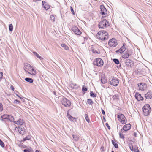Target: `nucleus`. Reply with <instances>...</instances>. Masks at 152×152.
I'll use <instances>...</instances> for the list:
<instances>
[{"label": "nucleus", "mask_w": 152, "mask_h": 152, "mask_svg": "<svg viewBox=\"0 0 152 152\" xmlns=\"http://www.w3.org/2000/svg\"><path fill=\"white\" fill-rule=\"evenodd\" d=\"M134 151L135 152H139V150L138 149V147L137 146H135L134 148Z\"/></svg>", "instance_id": "40"}, {"label": "nucleus", "mask_w": 152, "mask_h": 152, "mask_svg": "<svg viewBox=\"0 0 152 152\" xmlns=\"http://www.w3.org/2000/svg\"><path fill=\"white\" fill-rule=\"evenodd\" d=\"M46 3V2L44 1H42V6H43Z\"/></svg>", "instance_id": "49"}, {"label": "nucleus", "mask_w": 152, "mask_h": 152, "mask_svg": "<svg viewBox=\"0 0 152 152\" xmlns=\"http://www.w3.org/2000/svg\"><path fill=\"white\" fill-rule=\"evenodd\" d=\"M132 54V51L131 50H127L122 55V57L124 58H128Z\"/></svg>", "instance_id": "10"}, {"label": "nucleus", "mask_w": 152, "mask_h": 152, "mask_svg": "<svg viewBox=\"0 0 152 152\" xmlns=\"http://www.w3.org/2000/svg\"><path fill=\"white\" fill-rule=\"evenodd\" d=\"M143 113L145 116H147L151 111V108L149 104L145 105L142 107Z\"/></svg>", "instance_id": "4"}, {"label": "nucleus", "mask_w": 152, "mask_h": 152, "mask_svg": "<svg viewBox=\"0 0 152 152\" xmlns=\"http://www.w3.org/2000/svg\"><path fill=\"white\" fill-rule=\"evenodd\" d=\"M105 125L107 126V127L109 129H110V126H109L108 124V123H106L105 124Z\"/></svg>", "instance_id": "47"}, {"label": "nucleus", "mask_w": 152, "mask_h": 152, "mask_svg": "<svg viewBox=\"0 0 152 152\" xmlns=\"http://www.w3.org/2000/svg\"><path fill=\"white\" fill-rule=\"evenodd\" d=\"M119 80L115 77H113L112 79L110 81V83L114 86H117L119 83Z\"/></svg>", "instance_id": "8"}, {"label": "nucleus", "mask_w": 152, "mask_h": 152, "mask_svg": "<svg viewBox=\"0 0 152 152\" xmlns=\"http://www.w3.org/2000/svg\"><path fill=\"white\" fill-rule=\"evenodd\" d=\"M119 137L121 138L124 139V135L121 133H119Z\"/></svg>", "instance_id": "42"}, {"label": "nucleus", "mask_w": 152, "mask_h": 152, "mask_svg": "<svg viewBox=\"0 0 152 152\" xmlns=\"http://www.w3.org/2000/svg\"><path fill=\"white\" fill-rule=\"evenodd\" d=\"M25 80L26 81L30 83H32L33 82V80L31 78L27 77L25 78Z\"/></svg>", "instance_id": "23"}, {"label": "nucleus", "mask_w": 152, "mask_h": 152, "mask_svg": "<svg viewBox=\"0 0 152 152\" xmlns=\"http://www.w3.org/2000/svg\"><path fill=\"white\" fill-rule=\"evenodd\" d=\"M24 152H31L30 150L28 149H25L23 150Z\"/></svg>", "instance_id": "48"}, {"label": "nucleus", "mask_w": 152, "mask_h": 152, "mask_svg": "<svg viewBox=\"0 0 152 152\" xmlns=\"http://www.w3.org/2000/svg\"><path fill=\"white\" fill-rule=\"evenodd\" d=\"M14 123L15 124H17L18 125V121H13Z\"/></svg>", "instance_id": "53"}, {"label": "nucleus", "mask_w": 152, "mask_h": 152, "mask_svg": "<svg viewBox=\"0 0 152 152\" xmlns=\"http://www.w3.org/2000/svg\"><path fill=\"white\" fill-rule=\"evenodd\" d=\"M33 53L36 56V57L40 60H42L43 59V58L41 56H40L39 54L37 53L36 52H34Z\"/></svg>", "instance_id": "26"}, {"label": "nucleus", "mask_w": 152, "mask_h": 152, "mask_svg": "<svg viewBox=\"0 0 152 152\" xmlns=\"http://www.w3.org/2000/svg\"><path fill=\"white\" fill-rule=\"evenodd\" d=\"M3 110V106L1 103H0V111H2Z\"/></svg>", "instance_id": "41"}, {"label": "nucleus", "mask_w": 152, "mask_h": 152, "mask_svg": "<svg viewBox=\"0 0 152 152\" xmlns=\"http://www.w3.org/2000/svg\"><path fill=\"white\" fill-rule=\"evenodd\" d=\"M31 69H29V71H30V72H31Z\"/></svg>", "instance_id": "59"}, {"label": "nucleus", "mask_w": 152, "mask_h": 152, "mask_svg": "<svg viewBox=\"0 0 152 152\" xmlns=\"http://www.w3.org/2000/svg\"><path fill=\"white\" fill-rule=\"evenodd\" d=\"M55 19V17L53 16L52 15L50 16V20H52V21H54Z\"/></svg>", "instance_id": "38"}, {"label": "nucleus", "mask_w": 152, "mask_h": 152, "mask_svg": "<svg viewBox=\"0 0 152 152\" xmlns=\"http://www.w3.org/2000/svg\"><path fill=\"white\" fill-rule=\"evenodd\" d=\"M19 132L20 134H23L25 132V129L23 127H19Z\"/></svg>", "instance_id": "19"}, {"label": "nucleus", "mask_w": 152, "mask_h": 152, "mask_svg": "<svg viewBox=\"0 0 152 152\" xmlns=\"http://www.w3.org/2000/svg\"><path fill=\"white\" fill-rule=\"evenodd\" d=\"M93 52L94 53H98L97 51L96 50H93Z\"/></svg>", "instance_id": "54"}, {"label": "nucleus", "mask_w": 152, "mask_h": 152, "mask_svg": "<svg viewBox=\"0 0 152 152\" xmlns=\"http://www.w3.org/2000/svg\"><path fill=\"white\" fill-rule=\"evenodd\" d=\"M111 152H114L113 151H112Z\"/></svg>", "instance_id": "61"}, {"label": "nucleus", "mask_w": 152, "mask_h": 152, "mask_svg": "<svg viewBox=\"0 0 152 152\" xmlns=\"http://www.w3.org/2000/svg\"><path fill=\"white\" fill-rule=\"evenodd\" d=\"M76 119H74V118H72V119L73 120V121H74V119H75V120H76Z\"/></svg>", "instance_id": "58"}, {"label": "nucleus", "mask_w": 152, "mask_h": 152, "mask_svg": "<svg viewBox=\"0 0 152 152\" xmlns=\"http://www.w3.org/2000/svg\"><path fill=\"white\" fill-rule=\"evenodd\" d=\"M126 45V44L124 43L123 46L119 50H117L116 51V53H122L123 52H124L126 50L125 47Z\"/></svg>", "instance_id": "14"}, {"label": "nucleus", "mask_w": 152, "mask_h": 152, "mask_svg": "<svg viewBox=\"0 0 152 152\" xmlns=\"http://www.w3.org/2000/svg\"><path fill=\"white\" fill-rule=\"evenodd\" d=\"M10 88L12 90L14 91V88L13 86L11 85L10 86Z\"/></svg>", "instance_id": "52"}, {"label": "nucleus", "mask_w": 152, "mask_h": 152, "mask_svg": "<svg viewBox=\"0 0 152 152\" xmlns=\"http://www.w3.org/2000/svg\"><path fill=\"white\" fill-rule=\"evenodd\" d=\"M72 30L76 35H80L81 34V32L78 28L76 26H73L72 28Z\"/></svg>", "instance_id": "11"}, {"label": "nucleus", "mask_w": 152, "mask_h": 152, "mask_svg": "<svg viewBox=\"0 0 152 152\" xmlns=\"http://www.w3.org/2000/svg\"><path fill=\"white\" fill-rule=\"evenodd\" d=\"M113 61L116 64H118L119 63V61L118 59H116V58L113 59Z\"/></svg>", "instance_id": "30"}, {"label": "nucleus", "mask_w": 152, "mask_h": 152, "mask_svg": "<svg viewBox=\"0 0 152 152\" xmlns=\"http://www.w3.org/2000/svg\"><path fill=\"white\" fill-rule=\"evenodd\" d=\"M109 26V22L106 19L103 20L99 23L98 25L99 28L103 29Z\"/></svg>", "instance_id": "5"}, {"label": "nucleus", "mask_w": 152, "mask_h": 152, "mask_svg": "<svg viewBox=\"0 0 152 152\" xmlns=\"http://www.w3.org/2000/svg\"><path fill=\"white\" fill-rule=\"evenodd\" d=\"M93 64L94 65L98 66H101L103 64V61L101 58H97L94 61Z\"/></svg>", "instance_id": "7"}, {"label": "nucleus", "mask_w": 152, "mask_h": 152, "mask_svg": "<svg viewBox=\"0 0 152 152\" xmlns=\"http://www.w3.org/2000/svg\"><path fill=\"white\" fill-rule=\"evenodd\" d=\"M30 136H28L23 139V141H25L27 140H29L30 139Z\"/></svg>", "instance_id": "36"}, {"label": "nucleus", "mask_w": 152, "mask_h": 152, "mask_svg": "<svg viewBox=\"0 0 152 152\" xmlns=\"http://www.w3.org/2000/svg\"><path fill=\"white\" fill-rule=\"evenodd\" d=\"M140 90H143L146 87V85L144 83H140L138 84Z\"/></svg>", "instance_id": "16"}, {"label": "nucleus", "mask_w": 152, "mask_h": 152, "mask_svg": "<svg viewBox=\"0 0 152 152\" xmlns=\"http://www.w3.org/2000/svg\"><path fill=\"white\" fill-rule=\"evenodd\" d=\"M135 97L138 101L142 100L143 99V98L141 96V94L138 92H136Z\"/></svg>", "instance_id": "17"}, {"label": "nucleus", "mask_w": 152, "mask_h": 152, "mask_svg": "<svg viewBox=\"0 0 152 152\" xmlns=\"http://www.w3.org/2000/svg\"><path fill=\"white\" fill-rule=\"evenodd\" d=\"M125 63L127 66L131 67L133 65L134 62L131 59H128L125 60Z\"/></svg>", "instance_id": "12"}, {"label": "nucleus", "mask_w": 152, "mask_h": 152, "mask_svg": "<svg viewBox=\"0 0 152 152\" xmlns=\"http://www.w3.org/2000/svg\"><path fill=\"white\" fill-rule=\"evenodd\" d=\"M108 44L110 46L112 47H116L118 44L117 41L114 38H112L110 39L108 42Z\"/></svg>", "instance_id": "9"}, {"label": "nucleus", "mask_w": 152, "mask_h": 152, "mask_svg": "<svg viewBox=\"0 0 152 152\" xmlns=\"http://www.w3.org/2000/svg\"><path fill=\"white\" fill-rule=\"evenodd\" d=\"M3 75V73L2 72H0V80H1L2 78Z\"/></svg>", "instance_id": "44"}, {"label": "nucleus", "mask_w": 152, "mask_h": 152, "mask_svg": "<svg viewBox=\"0 0 152 152\" xmlns=\"http://www.w3.org/2000/svg\"><path fill=\"white\" fill-rule=\"evenodd\" d=\"M9 30L10 31H13V25L11 24L9 25Z\"/></svg>", "instance_id": "33"}, {"label": "nucleus", "mask_w": 152, "mask_h": 152, "mask_svg": "<svg viewBox=\"0 0 152 152\" xmlns=\"http://www.w3.org/2000/svg\"><path fill=\"white\" fill-rule=\"evenodd\" d=\"M102 112L103 115H105V111L102 109Z\"/></svg>", "instance_id": "51"}, {"label": "nucleus", "mask_w": 152, "mask_h": 152, "mask_svg": "<svg viewBox=\"0 0 152 152\" xmlns=\"http://www.w3.org/2000/svg\"><path fill=\"white\" fill-rule=\"evenodd\" d=\"M100 9L101 12V13L103 15H105L107 13V10L103 5H102L100 6Z\"/></svg>", "instance_id": "15"}, {"label": "nucleus", "mask_w": 152, "mask_h": 152, "mask_svg": "<svg viewBox=\"0 0 152 152\" xmlns=\"http://www.w3.org/2000/svg\"><path fill=\"white\" fill-rule=\"evenodd\" d=\"M117 118L119 121L123 124H125L126 122V119L124 115L121 113L118 114Z\"/></svg>", "instance_id": "6"}, {"label": "nucleus", "mask_w": 152, "mask_h": 152, "mask_svg": "<svg viewBox=\"0 0 152 152\" xmlns=\"http://www.w3.org/2000/svg\"><path fill=\"white\" fill-rule=\"evenodd\" d=\"M35 152H41L40 151H39L38 150H36L35 151Z\"/></svg>", "instance_id": "55"}, {"label": "nucleus", "mask_w": 152, "mask_h": 152, "mask_svg": "<svg viewBox=\"0 0 152 152\" xmlns=\"http://www.w3.org/2000/svg\"><path fill=\"white\" fill-rule=\"evenodd\" d=\"M129 147L131 151H134V148L132 145H130Z\"/></svg>", "instance_id": "45"}, {"label": "nucleus", "mask_w": 152, "mask_h": 152, "mask_svg": "<svg viewBox=\"0 0 152 152\" xmlns=\"http://www.w3.org/2000/svg\"><path fill=\"white\" fill-rule=\"evenodd\" d=\"M90 95L92 97H96V94L95 93L93 92L92 91H91L90 93Z\"/></svg>", "instance_id": "31"}, {"label": "nucleus", "mask_w": 152, "mask_h": 152, "mask_svg": "<svg viewBox=\"0 0 152 152\" xmlns=\"http://www.w3.org/2000/svg\"><path fill=\"white\" fill-rule=\"evenodd\" d=\"M53 93L54 95H55L56 96V93L55 92H54Z\"/></svg>", "instance_id": "56"}, {"label": "nucleus", "mask_w": 152, "mask_h": 152, "mask_svg": "<svg viewBox=\"0 0 152 152\" xmlns=\"http://www.w3.org/2000/svg\"><path fill=\"white\" fill-rule=\"evenodd\" d=\"M87 90V88L85 87L84 86H83L82 88V91L83 92H84L86 91Z\"/></svg>", "instance_id": "37"}, {"label": "nucleus", "mask_w": 152, "mask_h": 152, "mask_svg": "<svg viewBox=\"0 0 152 152\" xmlns=\"http://www.w3.org/2000/svg\"><path fill=\"white\" fill-rule=\"evenodd\" d=\"M8 119H9L11 122L14 121V117L11 115H8Z\"/></svg>", "instance_id": "25"}, {"label": "nucleus", "mask_w": 152, "mask_h": 152, "mask_svg": "<svg viewBox=\"0 0 152 152\" xmlns=\"http://www.w3.org/2000/svg\"><path fill=\"white\" fill-rule=\"evenodd\" d=\"M101 81L102 83L104 84L107 82V80L106 79H101Z\"/></svg>", "instance_id": "39"}, {"label": "nucleus", "mask_w": 152, "mask_h": 152, "mask_svg": "<svg viewBox=\"0 0 152 152\" xmlns=\"http://www.w3.org/2000/svg\"><path fill=\"white\" fill-rule=\"evenodd\" d=\"M8 116H9L8 115H3L1 116V120L2 121H5L4 119H8Z\"/></svg>", "instance_id": "22"}, {"label": "nucleus", "mask_w": 152, "mask_h": 152, "mask_svg": "<svg viewBox=\"0 0 152 152\" xmlns=\"http://www.w3.org/2000/svg\"><path fill=\"white\" fill-rule=\"evenodd\" d=\"M70 10L72 13L73 15H75V12L73 10V8L72 7H70Z\"/></svg>", "instance_id": "43"}, {"label": "nucleus", "mask_w": 152, "mask_h": 152, "mask_svg": "<svg viewBox=\"0 0 152 152\" xmlns=\"http://www.w3.org/2000/svg\"><path fill=\"white\" fill-rule=\"evenodd\" d=\"M14 102H15V103L18 102V103H20V101L17 99H16L14 101Z\"/></svg>", "instance_id": "50"}, {"label": "nucleus", "mask_w": 152, "mask_h": 152, "mask_svg": "<svg viewBox=\"0 0 152 152\" xmlns=\"http://www.w3.org/2000/svg\"><path fill=\"white\" fill-rule=\"evenodd\" d=\"M104 121H106V120H105V118H104Z\"/></svg>", "instance_id": "57"}, {"label": "nucleus", "mask_w": 152, "mask_h": 152, "mask_svg": "<svg viewBox=\"0 0 152 152\" xmlns=\"http://www.w3.org/2000/svg\"><path fill=\"white\" fill-rule=\"evenodd\" d=\"M42 7H43L46 10H48L50 7V6L47 3L42 6Z\"/></svg>", "instance_id": "24"}, {"label": "nucleus", "mask_w": 152, "mask_h": 152, "mask_svg": "<svg viewBox=\"0 0 152 152\" xmlns=\"http://www.w3.org/2000/svg\"><path fill=\"white\" fill-rule=\"evenodd\" d=\"M84 115H85V118H86V121L87 122L89 123L90 122V120H89V118L88 117L87 114H85Z\"/></svg>", "instance_id": "35"}, {"label": "nucleus", "mask_w": 152, "mask_h": 152, "mask_svg": "<svg viewBox=\"0 0 152 152\" xmlns=\"http://www.w3.org/2000/svg\"><path fill=\"white\" fill-rule=\"evenodd\" d=\"M145 96L147 99H151L152 97V93L151 91H149L145 94Z\"/></svg>", "instance_id": "18"}, {"label": "nucleus", "mask_w": 152, "mask_h": 152, "mask_svg": "<svg viewBox=\"0 0 152 152\" xmlns=\"http://www.w3.org/2000/svg\"><path fill=\"white\" fill-rule=\"evenodd\" d=\"M17 93H19V92L18 91H16L15 92V94L16 95V96L21 99V97L18 95Z\"/></svg>", "instance_id": "46"}, {"label": "nucleus", "mask_w": 152, "mask_h": 152, "mask_svg": "<svg viewBox=\"0 0 152 152\" xmlns=\"http://www.w3.org/2000/svg\"><path fill=\"white\" fill-rule=\"evenodd\" d=\"M23 68L26 72L32 75H34L37 73L36 71L28 64H24Z\"/></svg>", "instance_id": "2"}, {"label": "nucleus", "mask_w": 152, "mask_h": 152, "mask_svg": "<svg viewBox=\"0 0 152 152\" xmlns=\"http://www.w3.org/2000/svg\"><path fill=\"white\" fill-rule=\"evenodd\" d=\"M112 143L115 148H118V144L115 142L114 140H113L112 141Z\"/></svg>", "instance_id": "28"}, {"label": "nucleus", "mask_w": 152, "mask_h": 152, "mask_svg": "<svg viewBox=\"0 0 152 152\" xmlns=\"http://www.w3.org/2000/svg\"><path fill=\"white\" fill-rule=\"evenodd\" d=\"M67 117H68V118L71 121H75V122L77 121L76 120H75V121H73V120L72 119V118L77 119V118H75V117H72L71 115L69 113H68L67 114Z\"/></svg>", "instance_id": "20"}, {"label": "nucleus", "mask_w": 152, "mask_h": 152, "mask_svg": "<svg viewBox=\"0 0 152 152\" xmlns=\"http://www.w3.org/2000/svg\"><path fill=\"white\" fill-rule=\"evenodd\" d=\"M59 99L61 100V103L63 105L66 107H69L71 105L70 101L65 98L63 96H61L58 97Z\"/></svg>", "instance_id": "3"}, {"label": "nucleus", "mask_w": 152, "mask_h": 152, "mask_svg": "<svg viewBox=\"0 0 152 152\" xmlns=\"http://www.w3.org/2000/svg\"><path fill=\"white\" fill-rule=\"evenodd\" d=\"M18 124L22 125L23 123V120L21 119H19L18 120Z\"/></svg>", "instance_id": "32"}, {"label": "nucleus", "mask_w": 152, "mask_h": 152, "mask_svg": "<svg viewBox=\"0 0 152 152\" xmlns=\"http://www.w3.org/2000/svg\"><path fill=\"white\" fill-rule=\"evenodd\" d=\"M61 46L64 48L65 50H68L69 49V48L65 44H62L61 45Z\"/></svg>", "instance_id": "27"}, {"label": "nucleus", "mask_w": 152, "mask_h": 152, "mask_svg": "<svg viewBox=\"0 0 152 152\" xmlns=\"http://www.w3.org/2000/svg\"><path fill=\"white\" fill-rule=\"evenodd\" d=\"M115 97H116V99H117V98H118V97H117V96H115Z\"/></svg>", "instance_id": "60"}, {"label": "nucleus", "mask_w": 152, "mask_h": 152, "mask_svg": "<svg viewBox=\"0 0 152 152\" xmlns=\"http://www.w3.org/2000/svg\"><path fill=\"white\" fill-rule=\"evenodd\" d=\"M87 103L90 104L92 105L94 103V102L92 101V100L91 99H88L87 100Z\"/></svg>", "instance_id": "29"}, {"label": "nucleus", "mask_w": 152, "mask_h": 152, "mask_svg": "<svg viewBox=\"0 0 152 152\" xmlns=\"http://www.w3.org/2000/svg\"><path fill=\"white\" fill-rule=\"evenodd\" d=\"M0 145L3 148L5 146L4 143L1 139H0Z\"/></svg>", "instance_id": "34"}, {"label": "nucleus", "mask_w": 152, "mask_h": 152, "mask_svg": "<svg viewBox=\"0 0 152 152\" xmlns=\"http://www.w3.org/2000/svg\"><path fill=\"white\" fill-rule=\"evenodd\" d=\"M131 126V125L130 124H127L124 125L123 128L121 129V132L123 133L124 131H127L130 129Z\"/></svg>", "instance_id": "13"}, {"label": "nucleus", "mask_w": 152, "mask_h": 152, "mask_svg": "<svg viewBox=\"0 0 152 152\" xmlns=\"http://www.w3.org/2000/svg\"><path fill=\"white\" fill-rule=\"evenodd\" d=\"M70 86L73 89H76L77 87V86L76 83H71L70 85Z\"/></svg>", "instance_id": "21"}, {"label": "nucleus", "mask_w": 152, "mask_h": 152, "mask_svg": "<svg viewBox=\"0 0 152 152\" xmlns=\"http://www.w3.org/2000/svg\"><path fill=\"white\" fill-rule=\"evenodd\" d=\"M132 9H133V8H132Z\"/></svg>", "instance_id": "62"}, {"label": "nucleus", "mask_w": 152, "mask_h": 152, "mask_svg": "<svg viewBox=\"0 0 152 152\" xmlns=\"http://www.w3.org/2000/svg\"><path fill=\"white\" fill-rule=\"evenodd\" d=\"M97 39L101 41H105L108 39V34L105 31H99L96 35Z\"/></svg>", "instance_id": "1"}]
</instances>
